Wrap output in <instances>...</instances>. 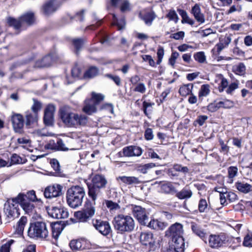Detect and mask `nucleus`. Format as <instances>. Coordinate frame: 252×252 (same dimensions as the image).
Here are the masks:
<instances>
[{"mask_svg": "<svg viewBox=\"0 0 252 252\" xmlns=\"http://www.w3.org/2000/svg\"><path fill=\"white\" fill-rule=\"evenodd\" d=\"M114 229L120 234L130 233L135 227V220L133 218L127 215L118 214L113 219L112 221Z\"/></svg>", "mask_w": 252, "mask_h": 252, "instance_id": "3", "label": "nucleus"}, {"mask_svg": "<svg viewBox=\"0 0 252 252\" xmlns=\"http://www.w3.org/2000/svg\"><path fill=\"white\" fill-rule=\"evenodd\" d=\"M85 39L82 38H75L71 40V43L74 48L75 53L78 55L85 43Z\"/></svg>", "mask_w": 252, "mask_h": 252, "instance_id": "28", "label": "nucleus"}, {"mask_svg": "<svg viewBox=\"0 0 252 252\" xmlns=\"http://www.w3.org/2000/svg\"><path fill=\"white\" fill-rule=\"evenodd\" d=\"M191 13L193 15L195 19L199 24H203L205 21V16L201 11L199 5L196 3L191 8Z\"/></svg>", "mask_w": 252, "mask_h": 252, "instance_id": "20", "label": "nucleus"}, {"mask_svg": "<svg viewBox=\"0 0 252 252\" xmlns=\"http://www.w3.org/2000/svg\"><path fill=\"white\" fill-rule=\"evenodd\" d=\"M161 191L165 193H174L176 192L175 188L170 182L164 183L160 186Z\"/></svg>", "mask_w": 252, "mask_h": 252, "instance_id": "32", "label": "nucleus"}, {"mask_svg": "<svg viewBox=\"0 0 252 252\" xmlns=\"http://www.w3.org/2000/svg\"><path fill=\"white\" fill-rule=\"evenodd\" d=\"M7 21L9 26L13 27L16 30H19L21 27L22 22L20 17L18 19H16L10 17L7 18Z\"/></svg>", "mask_w": 252, "mask_h": 252, "instance_id": "38", "label": "nucleus"}, {"mask_svg": "<svg viewBox=\"0 0 252 252\" xmlns=\"http://www.w3.org/2000/svg\"><path fill=\"white\" fill-rule=\"evenodd\" d=\"M11 162L12 164L20 163L22 161V158L18 155L14 154H13L11 157Z\"/></svg>", "mask_w": 252, "mask_h": 252, "instance_id": "64", "label": "nucleus"}, {"mask_svg": "<svg viewBox=\"0 0 252 252\" xmlns=\"http://www.w3.org/2000/svg\"><path fill=\"white\" fill-rule=\"evenodd\" d=\"M195 60L200 63H204L206 61V56L204 52H199L194 54Z\"/></svg>", "mask_w": 252, "mask_h": 252, "instance_id": "49", "label": "nucleus"}, {"mask_svg": "<svg viewBox=\"0 0 252 252\" xmlns=\"http://www.w3.org/2000/svg\"><path fill=\"white\" fill-rule=\"evenodd\" d=\"M220 108V106H219L218 102L215 101L213 103H211L207 106V110L211 112H214Z\"/></svg>", "mask_w": 252, "mask_h": 252, "instance_id": "58", "label": "nucleus"}, {"mask_svg": "<svg viewBox=\"0 0 252 252\" xmlns=\"http://www.w3.org/2000/svg\"><path fill=\"white\" fill-rule=\"evenodd\" d=\"M36 55L33 53H31L29 57L25 60H19L15 63H14L10 67V69L13 70L15 68L20 67L21 65L26 64L31 61H32L35 58Z\"/></svg>", "mask_w": 252, "mask_h": 252, "instance_id": "27", "label": "nucleus"}, {"mask_svg": "<svg viewBox=\"0 0 252 252\" xmlns=\"http://www.w3.org/2000/svg\"><path fill=\"white\" fill-rule=\"evenodd\" d=\"M11 121L14 130L17 133H22L24 125L23 116L20 114L12 112Z\"/></svg>", "mask_w": 252, "mask_h": 252, "instance_id": "12", "label": "nucleus"}, {"mask_svg": "<svg viewBox=\"0 0 252 252\" xmlns=\"http://www.w3.org/2000/svg\"><path fill=\"white\" fill-rule=\"evenodd\" d=\"M238 169L237 166H231L227 169L228 177L233 181V179L238 174Z\"/></svg>", "mask_w": 252, "mask_h": 252, "instance_id": "47", "label": "nucleus"}, {"mask_svg": "<svg viewBox=\"0 0 252 252\" xmlns=\"http://www.w3.org/2000/svg\"><path fill=\"white\" fill-rule=\"evenodd\" d=\"M119 155L120 157H133L132 146L126 147L123 148L122 152H120Z\"/></svg>", "mask_w": 252, "mask_h": 252, "instance_id": "44", "label": "nucleus"}, {"mask_svg": "<svg viewBox=\"0 0 252 252\" xmlns=\"http://www.w3.org/2000/svg\"><path fill=\"white\" fill-rule=\"evenodd\" d=\"M96 104H94L90 101L89 103H86L83 108V111L87 114L91 115L96 112Z\"/></svg>", "mask_w": 252, "mask_h": 252, "instance_id": "37", "label": "nucleus"}, {"mask_svg": "<svg viewBox=\"0 0 252 252\" xmlns=\"http://www.w3.org/2000/svg\"><path fill=\"white\" fill-rule=\"evenodd\" d=\"M183 233V226L179 223H176L170 227L165 232V236L169 237L171 239L175 237L182 236Z\"/></svg>", "mask_w": 252, "mask_h": 252, "instance_id": "15", "label": "nucleus"}, {"mask_svg": "<svg viewBox=\"0 0 252 252\" xmlns=\"http://www.w3.org/2000/svg\"><path fill=\"white\" fill-rule=\"evenodd\" d=\"M227 242L226 236L224 233L211 234L209 238V245L214 249H218L223 247Z\"/></svg>", "mask_w": 252, "mask_h": 252, "instance_id": "8", "label": "nucleus"}, {"mask_svg": "<svg viewBox=\"0 0 252 252\" xmlns=\"http://www.w3.org/2000/svg\"><path fill=\"white\" fill-rule=\"evenodd\" d=\"M33 104L31 107L32 112L38 114V112L41 110L42 107L41 103L36 99L35 98H32Z\"/></svg>", "mask_w": 252, "mask_h": 252, "instance_id": "45", "label": "nucleus"}, {"mask_svg": "<svg viewBox=\"0 0 252 252\" xmlns=\"http://www.w3.org/2000/svg\"><path fill=\"white\" fill-rule=\"evenodd\" d=\"M139 17L146 25H151L152 21L156 17V14L150 10H145L139 13Z\"/></svg>", "mask_w": 252, "mask_h": 252, "instance_id": "21", "label": "nucleus"}, {"mask_svg": "<svg viewBox=\"0 0 252 252\" xmlns=\"http://www.w3.org/2000/svg\"><path fill=\"white\" fill-rule=\"evenodd\" d=\"M191 228L193 232L201 238L205 237L206 235L205 230L200 225L195 222H191Z\"/></svg>", "mask_w": 252, "mask_h": 252, "instance_id": "31", "label": "nucleus"}, {"mask_svg": "<svg viewBox=\"0 0 252 252\" xmlns=\"http://www.w3.org/2000/svg\"><path fill=\"white\" fill-rule=\"evenodd\" d=\"M38 114L28 112L25 115V125L28 128H30L36 124L38 120Z\"/></svg>", "mask_w": 252, "mask_h": 252, "instance_id": "22", "label": "nucleus"}, {"mask_svg": "<svg viewBox=\"0 0 252 252\" xmlns=\"http://www.w3.org/2000/svg\"><path fill=\"white\" fill-rule=\"evenodd\" d=\"M210 86L209 85H203L199 90L198 96L199 97L206 96L210 93Z\"/></svg>", "mask_w": 252, "mask_h": 252, "instance_id": "46", "label": "nucleus"}, {"mask_svg": "<svg viewBox=\"0 0 252 252\" xmlns=\"http://www.w3.org/2000/svg\"><path fill=\"white\" fill-rule=\"evenodd\" d=\"M243 244L244 246L252 247V236L249 234L246 235L244 238Z\"/></svg>", "mask_w": 252, "mask_h": 252, "instance_id": "59", "label": "nucleus"}, {"mask_svg": "<svg viewBox=\"0 0 252 252\" xmlns=\"http://www.w3.org/2000/svg\"><path fill=\"white\" fill-rule=\"evenodd\" d=\"M132 212L133 216L136 219L138 222L142 225H146L148 221L149 217L146 210L140 206L131 205Z\"/></svg>", "mask_w": 252, "mask_h": 252, "instance_id": "7", "label": "nucleus"}, {"mask_svg": "<svg viewBox=\"0 0 252 252\" xmlns=\"http://www.w3.org/2000/svg\"><path fill=\"white\" fill-rule=\"evenodd\" d=\"M193 87V85L191 83L184 85L180 88L179 93L181 95L186 96L192 93Z\"/></svg>", "mask_w": 252, "mask_h": 252, "instance_id": "33", "label": "nucleus"}, {"mask_svg": "<svg viewBox=\"0 0 252 252\" xmlns=\"http://www.w3.org/2000/svg\"><path fill=\"white\" fill-rule=\"evenodd\" d=\"M48 234L46 224L43 221L31 223L28 230V236L32 238L46 239Z\"/></svg>", "mask_w": 252, "mask_h": 252, "instance_id": "5", "label": "nucleus"}, {"mask_svg": "<svg viewBox=\"0 0 252 252\" xmlns=\"http://www.w3.org/2000/svg\"><path fill=\"white\" fill-rule=\"evenodd\" d=\"M140 241L143 245L148 247L149 251H155L156 249V241L151 232H141Z\"/></svg>", "mask_w": 252, "mask_h": 252, "instance_id": "11", "label": "nucleus"}, {"mask_svg": "<svg viewBox=\"0 0 252 252\" xmlns=\"http://www.w3.org/2000/svg\"><path fill=\"white\" fill-rule=\"evenodd\" d=\"M104 98V96L103 94L93 92L92 94V99L90 101L97 105L101 101L103 100Z\"/></svg>", "mask_w": 252, "mask_h": 252, "instance_id": "42", "label": "nucleus"}, {"mask_svg": "<svg viewBox=\"0 0 252 252\" xmlns=\"http://www.w3.org/2000/svg\"><path fill=\"white\" fill-rule=\"evenodd\" d=\"M96 203H92L90 200L85 202L83 209L74 213V216L79 222L88 221L95 214Z\"/></svg>", "mask_w": 252, "mask_h": 252, "instance_id": "6", "label": "nucleus"}, {"mask_svg": "<svg viewBox=\"0 0 252 252\" xmlns=\"http://www.w3.org/2000/svg\"><path fill=\"white\" fill-rule=\"evenodd\" d=\"M228 81L226 79L223 78L219 87V90L220 92L223 91L224 89L228 86Z\"/></svg>", "mask_w": 252, "mask_h": 252, "instance_id": "63", "label": "nucleus"}, {"mask_svg": "<svg viewBox=\"0 0 252 252\" xmlns=\"http://www.w3.org/2000/svg\"><path fill=\"white\" fill-rule=\"evenodd\" d=\"M20 17L22 24H26L29 26L34 24L35 21L34 14L32 12H28L25 13L21 15Z\"/></svg>", "mask_w": 252, "mask_h": 252, "instance_id": "23", "label": "nucleus"}, {"mask_svg": "<svg viewBox=\"0 0 252 252\" xmlns=\"http://www.w3.org/2000/svg\"><path fill=\"white\" fill-rule=\"evenodd\" d=\"M55 1V0H50L43 6L42 10L45 15H49L56 10L57 8L54 5Z\"/></svg>", "mask_w": 252, "mask_h": 252, "instance_id": "29", "label": "nucleus"}, {"mask_svg": "<svg viewBox=\"0 0 252 252\" xmlns=\"http://www.w3.org/2000/svg\"><path fill=\"white\" fill-rule=\"evenodd\" d=\"M105 204L110 210H117L120 208L119 205L111 200H106Z\"/></svg>", "mask_w": 252, "mask_h": 252, "instance_id": "56", "label": "nucleus"}, {"mask_svg": "<svg viewBox=\"0 0 252 252\" xmlns=\"http://www.w3.org/2000/svg\"><path fill=\"white\" fill-rule=\"evenodd\" d=\"M27 222V218L26 217H22L17 223L16 231L18 234L22 233L24 227Z\"/></svg>", "mask_w": 252, "mask_h": 252, "instance_id": "39", "label": "nucleus"}, {"mask_svg": "<svg viewBox=\"0 0 252 252\" xmlns=\"http://www.w3.org/2000/svg\"><path fill=\"white\" fill-rule=\"evenodd\" d=\"M171 244L177 249L178 252H183L184 251L185 242L182 236L175 237L171 239Z\"/></svg>", "mask_w": 252, "mask_h": 252, "instance_id": "24", "label": "nucleus"}, {"mask_svg": "<svg viewBox=\"0 0 252 252\" xmlns=\"http://www.w3.org/2000/svg\"><path fill=\"white\" fill-rule=\"evenodd\" d=\"M167 17L170 20L174 21L176 23H177L179 20L178 15L174 10H170L167 15Z\"/></svg>", "mask_w": 252, "mask_h": 252, "instance_id": "57", "label": "nucleus"}, {"mask_svg": "<svg viewBox=\"0 0 252 252\" xmlns=\"http://www.w3.org/2000/svg\"><path fill=\"white\" fill-rule=\"evenodd\" d=\"M107 184V181L103 175L96 174L92 178V182L87 184L104 189Z\"/></svg>", "mask_w": 252, "mask_h": 252, "instance_id": "17", "label": "nucleus"}, {"mask_svg": "<svg viewBox=\"0 0 252 252\" xmlns=\"http://www.w3.org/2000/svg\"><path fill=\"white\" fill-rule=\"evenodd\" d=\"M172 218L171 215L167 212H162L161 213L160 220H158V228L163 229L168 225V223L164 220V218L169 220Z\"/></svg>", "mask_w": 252, "mask_h": 252, "instance_id": "30", "label": "nucleus"}, {"mask_svg": "<svg viewBox=\"0 0 252 252\" xmlns=\"http://www.w3.org/2000/svg\"><path fill=\"white\" fill-rule=\"evenodd\" d=\"M92 223L95 229L104 236H107L111 231L110 225L107 221L100 219H93Z\"/></svg>", "mask_w": 252, "mask_h": 252, "instance_id": "9", "label": "nucleus"}, {"mask_svg": "<svg viewBox=\"0 0 252 252\" xmlns=\"http://www.w3.org/2000/svg\"><path fill=\"white\" fill-rule=\"evenodd\" d=\"M208 204L207 201L204 199H201L198 204V210L200 213H203L206 211Z\"/></svg>", "mask_w": 252, "mask_h": 252, "instance_id": "53", "label": "nucleus"}, {"mask_svg": "<svg viewBox=\"0 0 252 252\" xmlns=\"http://www.w3.org/2000/svg\"><path fill=\"white\" fill-rule=\"evenodd\" d=\"M53 59L51 54L47 55L40 60L36 61L33 66V68H43L50 66L53 62Z\"/></svg>", "mask_w": 252, "mask_h": 252, "instance_id": "19", "label": "nucleus"}, {"mask_svg": "<svg viewBox=\"0 0 252 252\" xmlns=\"http://www.w3.org/2000/svg\"><path fill=\"white\" fill-rule=\"evenodd\" d=\"M65 226L64 221H57L51 223L52 237L57 239Z\"/></svg>", "mask_w": 252, "mask_h": 252, "instance_id": "16", "label": "nucleus"}, {"mask_svg": "<svg viewBox=\"0 0 252 252\" xmlns=\"http://www.w3.org/2000/svg\"><path fill=\"white\" fill-rule=\"evenodd\" d=\"M60 115L63 122L67 127L84 126L88 122V117L86 115L72 112L66 107L60 109Z\"/></svg>", "mask_w": 252, "mask_h": 252, "instance_id": "2", "label": "nucleus"}, {"mask_svg": "<svg viewBox=\"0 0 252 252\" xmlns=\"http://www.w3.org/2000/svg\"><path fill=\"white\" fill-rule=\"evenodd\" d=\"M218 102L219 106H220V108L228 109L233 107L234 106V102L228 99H225L223 101H220Z\"/></svg>", "mask_w": 252, "mask_h": 252, "instance_id": "48", "label": "nucleus"}, {"mask_svg": "<svg viewBox=\"0 0 252 252\" xmlns=\"http://www.w3.org/2000/svg\"><path fill=\"white\" fill-rule=\"evenodd\" d=\"M192 192L189 188L185 187L176 194V196L180 199H188L191 197Z\"/></svg>", "mask_w": 252, "mask_h": 252, "instance_id": "34", "label": "nucleus"}, {"mask_svg": "<svg viewBox=\"0 0 252 252\" xmlns=\"http://www.w3.org/2000/svg\"><path fill=\"white\" fill-rule=\"evenodd\" d=\"M71 74L72 77L74 78H81V70L78 66V65H75L71 69Z\"/></svg>", "mask_w": 252, "mask_h": 252, "instance_id": "55", "label": "nucleus"}, {"mask_svg": "<svg viewBox=\"0 0 252 252\" xmlns=\"http://www.w3.org/2000/svg\"><path fill=\"white\" fill-rule=\"evenodd\" d=\"M121 11L125 12L130 10V3L127 0H125L121 4L120 7Z\"/></svg>", "mask_w": 252, "mask_h": 252, "instance_id": "61", "label": "nucleus"}, {"mask_svg": "<svg viewBox=\"0 0 252 252\" xmlns=\"http://www.w3.org/2000/svg\"><path fill=\"white\" fill-rule=\"evenodd\" d=\"M113 20L118 27L119 30H122L125 28L126 22L124 18L118 20L115 14H113Z\"/></svg>", "mask_w": 252, "mask_h": 252, "instance_id": "41", "label": "nucleus"}, {"mask_svg": "<svg viewBox=\"0 0 252 252\" xmlns=\"http://www.w3.org/2000/svg\"><path fill=\"white\" fill-rule=\"evenodd\" d=\"M99 73V69L94 66H92L88 68L84 72L82 78L85 79H92L96 76Z\"/></svg>", "mask_w": 252, "mask_h": 252, "instance_id": "26", "label": "nucleus"}, {"mask_svg": "<svg viewBox=\"0 0 252 252\" xmlns=\"http://www.w3.org/2000/svg\"><path fill=\"white\" fill-rule=\"evenodd\" d=\"M85 195L83 188L79 186H73L69 188L66 193L67 204L72 208L80 206Z\"/></svg>", "mask_w": 252, "mask_h": 252, "instance_id": "4", "label": "nucleus"}, {"mask_svg": "<svg viewBox=\"0 0 252 252\" xmlns=\"http://www.w3.org/2000/svg\"><path fill=\"white\" fill-rule=\"evenodd\" d=\"M185 36V32L183 31H180L176 33L171 34L170 37L174 38L176 40L183 39Z\"/></svg>", "mask_w": 252, "mask_h": 252, "instance_id": "60", "label": "nucleus"}, {"mask_svg": "<svg viewBox=\"0 0 252 252\" xmlns=\"http://www.w3.org/2000/svg\"><path fill=\"white\" fill-rule=\"evenodd\" d=\"M50 164L52 167L56 171V173L58 175L60 176L61 174V167L58 160L55 158L51 159L50 160Z\"/></svg>", "mask_w": 252, "mask_h": 252, "instance_id": "43", "label": "nucleus"}, {"mask_svg": "<svg viewBox=\"0 0 252 252\" xmlns=\"http://www.w3.org/2000/svg\"><path fill=\"white\" fill-rule=\"evenodd\" d=\"M116 179L118 181L120 180L123 183L127 185L137 184L140 183L138 178L134 176H119Z\"/></svg>", "mask_w": 252, "mask_h": 252, "instance_id": "25", "label": "nucleus"}, {"mask_svg": "<svg viewBox=\"0 0 252 252\" xmlns=\"http://www.w3.org/2000/svg\"><path fill=\"white\" fill-rule=\"evenodd\" d=\"M58 150H61V151H67L68 150V148H66L65 146V144L62 139H59L57 142V145H56Z\"/></svg>", "mask_w": 252, "mask_h": 252, "instance_id": "62", "label": "nucleus"}, {"mask_svg": "<svg viewBox=\"0 0 252 252\" xmlns=\"http://www.w3.org/2000/svg\"><path fill=\"white\" fill-rule=\"evenodd\" d=\"M63 187L59 184H54L47 187L44 191V195L45 198L51 199L57 197L62 195Z\"/></svg>", "mask_w": 252, "mask_h": 252, "instance_id": "10", "label": "nucleus"}, {"mask_svg": "<svg viewBox=\"0 0 252 252\" xmlns=\"http://www.w3.org/2000/svg\"><path fill=\"white\" fill-rule=\"evenodd\" d=\"M225 47L224 45L220 41L219 43L217 44L215 47L212 50V52L213 54L215 55H219L220 52Z\"/></svg>", "mask_w": 252, "mask_h": 252, "instance_id": "54", "label": "nucleus"}, {"mask_svg": "<svg viewBox=\"0 0 252 252\" xmlns=\"http://www.w3.org/2000/svg\"><path fill=\"white\" fill-rule=\"evenodd\" d=\"M14 242V240L11 239L5 244L2 245L0 248V252H9L10 246Z\"/></svg>", "mask_w": 252, "mask_h": 252, "instance_id": "52", "label": "nucleus"}, {"mask_svg": "<svg viewBox=\"0 0 252 252\" xmlns=\"http://www.w3.org/2000/svg\"><path fill=\"white\" fill-rule=\"evenodd\" d=\"M104 76L112 80L118 86H120L122 85L121 79L118 75H114L112 74H105Z\"/></svg>", "mask_w": 252, "mask_h": 252, "instance_id": "50", "label": "nucleus"}, {"mask_svg": "<svg viewBox=\"0 0 252 252\" xmlns=\"http://www.w3.org/2000/svg\"><path fill=\"white\" fill-rule=\"evenodd\" d=\"M87 186L88 195L91 198L92 203H95L97 198L102 196L103 189L89 184H87Z\"/></svg>", "mask_w": 252, "mask_h": 252, "instance_id": "18", "label": "nucleus"}, {"mask_svg": "<svg viewBox=\"0 0 252 252\" xmlns=\"http://www.w3.org/2000/svg\"><path fill=\"white\" fill-rule=\"evenodd\" d=\"M234 72L239 75H243L246 73V67L245 64L242 63H239L233 67Z\"/></svg>", "mask_w": 252, "mask_h": 252, "instance_id": "40", "label": "nucleus"}, {"mask_svg": "<svg viewBox=\"0 0 252 252\" xmlns=\"http://www.w3.org/2000/svg\"><path fill=\"white\" fill-rule=\"evenodd\" d=\"M55 106L50 104L48 105L44 110L43 121L46 126H52L54 124V115L55 112Z\"/></svg>", "mask_w": 252, "mask_h": 252, "instance_id": "13", "label": "nucleus"}, {"mask_svg": "<svg viewBox=\"0 0 252 252\" xmlns=\"http://www.w3.org/2000/svg\"><path fill=\"white\" fill-rule=\"evenodd\" d=\"M177 11L182 18V23H188L191 26L193 25L194 21L189 17L187 12L185 10L178 9Z\"/></svg>", "mask_w": 252, "mask_h": 252, "instance_id": "36", "label": "nucleus"}, {"mask_svg": "<svg viewBox=\"0 0 252 252\" xmlns=\"http://www.w3.org/2000/svg\"><path fill=\"white\" fill-rule=\"evenodd\" d=\"M47 212L50 216L57 219L67 218L69 215L67 209L63 207H52Z\"/></svg>", "mask_w": 252, "mask_h": 252, "instance_id": "14", "label": "nucleus"}, {"mask_svg": "<svg viewBox=\"0 0 252 252\" xmlns=\"http://www.w3.org/2000/svg\"><path fill=\"white\" fill-rule=\"evenodd\" d=\"M237 189L240 192L247 193L251 191L252 186L248 183L237 182L235 184Z\"/></svg>", "mask_w": 252, "mask_h": 252, "instance_id": "35", "label": "nucleus"}, {"mask_svg": "<svg viewBox=\"0 0 252 252\" xmlns=\"http://www.w3.org/2000/svg\"><path fill=\"white\" fill-rule=\"evenodd\" d=\"M173 169L176 171L186 174L189 172V169L187 166H183L181 164H176L173 166Z\"/></svg>", "mask_w": 252, "mask_h": 252, "instance_id": "51", "label": "nucleus"}, {"mask_svg": "<svg viewBox=\"0 0 252 252\" xmlns=\"http://www.w3.org/2000/svg\"><path fill=\"white\" fill-rule=\"evenodd\" d=\"M35 192L31 190L19 193L17 196L7 200L4 205L3 211L6 217L9 219L18 218L20 215L18 206L20 205L25 213L31 215L35 212V206L33 202H40Z\"/></svg>", "mask_w": 252, "mask_h": 252, "instance_id": "1", "label": "nucleus"}]
</instances>
